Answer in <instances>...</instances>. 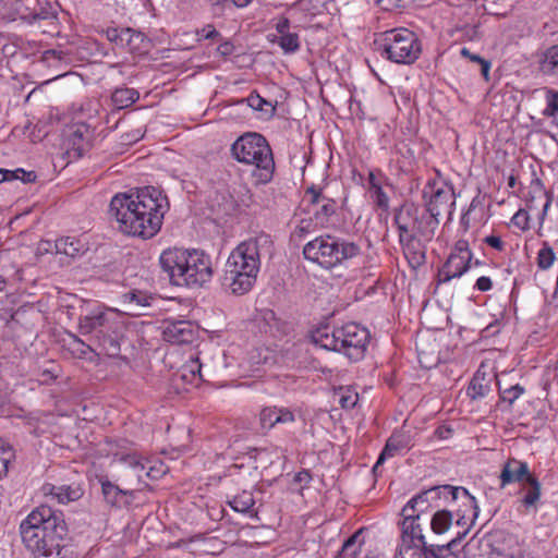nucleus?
Returning <instances> with one entry per match:
<instances>
[{"instance_id":"a211bd4d","label":"nucleus","mask_w":558,"mask_h":558,"mask_svg":"<svg viewBox=\"0 0 558 558\" xmlns=\"http://www.w3.org/2000/svg\"><path fill=\"white\" fill-rule=\"evenodd\" d=\"M533 476L530 473L529 464L526 462L517 460L514 458L508 459L502 465L500 472V487H506L507 485L513 483L527 482V477Z\"/></svg>"},{"instance_id":"052dcab7","label":"nucleus","mask_w":558,"mask_h":558,"mask_svg":"<svg viewBox=\"0 0 558 558\" xmlns=\"http://www.w3.org/2000/svg\"><path fill=\"white\" fill-rule=\"evenodd\" d=\"M492 288H493V281L489 277L482 276V277L477 278V280L475 282V289H477L478 291H482V292H486V291H489Z\"/></svg>"},{"instance_id":"338daca9","label":"nucleus","mask_w":558,"mask_h":558,"mask_svg":"<svg viewBox=\"0 0 558 558\" xmlns=\"http://www.w3.org/2000/svg\"><path fill=\"white\" fill-rule=\"evenodd\" d=\"M451 433H452V429L450 427H448V426H445V425H441V426L437 427L436 430H435V435L439 439H447V438H449Z\"/></svg>"},{"instance_id":"393cba45","label":"nucleus","mask_w":558,"mask_h":558,"mask_svg":"<svg viewBox=\"0 0 558 558\" xmlns=\"http://www.w3.org/2000/svg\"><path fill=\"white\" fill-rule=\"evenodd\" d=\"M57 254H62L69 257H77L87 251L86 243L75 236H62L54 243Z\"/></svg>"},{"instance_id":"412c9836","label":"nucleus","mask_w":558,"mask_h":558,"mask_svg":"<svg viewBox=\"0 0 558 558\" xmlns=\"http://www.w3.org/2000/svg\"><path fill=\"white\" fill-rule=\"evenodd\" d=\"M257 277L241 271L225 269L223 284L228 287L232 294L243 295L251 291Z\"/></svg>"},{"instance_id":"6e6d98bb","label":"nucleus","mask_w":558,"mask_h":558,"mask_svg":"<svg viewBox=\"0 0 558 558\" xmlns=\"http://www.w3.org/2000/svg\"><path fill=\"white\" fill-rule=\"evenodd\" d=\"M311 481L312 475L307 470H302L298 472L293 477V483L299 485L298 490L300 493L310 485Z\"/></svg>"},{"instance_id":"49530a36","label":"nucleus","mask_w":558,"mask_h":558,"mask_svg":"<svg viewBox=\"0 0 558 558\" xmlns=\"http://www.w3.org/2000/svg\"><path fill=\"white\" fill-rule=\"evenodd\" d=\"M106 36L110 41L118 43L123 41L124 37H128L126 40L132 41L133 37L141 38V34L133 33L130 28H126L122 32H119L117 28H108L106 31Z\"/></svg>"},{"instance_id":"680f3d73","label":"nucleus","mask_w":558,"mask_h":558,"mask_svg":"<svg viewBox=\"0 0 558 558\" xmlns=\"http://www.w3.org/2000/svg\"><path fill=\"white\" fill-rule=\"evenodd\" d=\"M19 173L25 174V170L19 168L14 171H10L7 169H0V183L4 181H11L13 178H19Z\"/></svg>"},{"instance_id":"4c0bfd02","label":"nucleus","mask_w":558,"mask_h":558,"mask_svg":"<svg viewBox=\"0 0 558 558\" xmlns=\"http://www.w3.org/2000/svg\"><path fill=\"white\" fill-rule=\"evenodd\" d=\"M138 99L140 93L129 87L117 88L111 95L114 105H134Z\"/></svg>"},{"instance_id":"de8ad7c7","label":"nucleus","mask_w":558,"mask_h":558,"mask_svg":"<svg viewBox=\"0 0 558 558\" xmlns=\"http://www.w3.org/2000/svg\"><path fill=\"white\" fill-rule=\"evenodd\" d=\"M359 400V395L349 389V388H340L339 390V403L343 409H352L356 405Z\"/></svg>"},{"instance_id":"7c9ffc66","label":"nucleus","mask_w":558,"mask_h":558,"mask_svg":"<svg viewBox=\"0 0 558 558\" xmlns=\"http://www.w3.org/2000/svg\"><path fill=\"white\" fill-rule=\"evenodd\" d=\"M361 534L362 531H357L343 543L338 555L339 558H356L361 554L364 543Z\"/></svg>"},{"instance_id":"f704fd0d","label":"nucleus","mask_w":558,"mask_h":558,"mask_svg":"<svg viewBox=\"0 0 558 558\" xmlns=\"http://www.w3.org/2000/svg\"><path fill=\"white\" fill-rule=\"evenodd\" d=\"M66 349L73 357L82 360H90V355L94 353L88 344L74 335H71Z\"/></svg>"},{"instance_id":"09e8293b","label":"nucleus","mask_w":558,"mask_h":558,"mask_svg":"<svg viewBox=\"0 0 558 558\" xmlns=\"http://www.w3.org/2000/svg\"><path fill=\"white\" fill-rule=\"evenodd\" d=\"M251 119L267 122L274 118L277 107H251Z\"/></svg>"},{"instance_id":"e433bc0d","label":"nucleus","mask_w":558,"mask_h":558,"mask_svg":"<svg viewBox=\"0 0 558 558\" xmlns=\"http://www.w3.org/2000/svg\"><path fill=\"white\" fill-rule=\"evenodd\" d=\"M527 101L541 105H558V93L546 87L534 89Z\"/></svg>"},{"instance_id":"e2e57ef3","label":"nucleus","mask_w":558,"mask_h":558,"mask_svg":"<svg viewBox=\"0 0 558 558\" xmlns=\"http://www.w3.org/2000/svg\"><path fill=\"white\" fill-rule=\"evenodd\" d=\"M255 100L258 101L257 105H269V102L266 99L262 98L256 93H252L247 98H242L235 101L233 105H244V102H247V105H252Z\"/></svg>"},{"instance_id":"13d9d810","label":"nucleus","mask_w":558,"mask_h":558,"mask_svg":"<svg viewBox=\"0 0 558 558\" xmlns=\"http://www.w3.org/2000/svg\"><path fill=\"white\" fill-rule=\"evenodd\" d=\"M456 543V539H452L447 545L442 546H436L434 554L436 555V558H459L456 554L450 551L451 546Z\"/></svg>"},{"instance_id":"2eb2a0df","label":"nucleus","mask_w":558,"mask_h":558,"mask_svg":"<svg viewBox=\"0 0 558 558\" xmlns=\"http://www.w3.org/2000/svg\"><path fill=\"white\" fill-rule=\"evenodd\" d=\"M302 207L311 215L316 227L324 228L329 223L331 216L336 213V202L323 194L320 187L314 185L305 190Z\"/></svg>"},{"instance_id":"9d476101","label":"nucleus","mask_w":558,"mask_h":558,"mask_svg":"<svg viewBox=\"0 0 558 558\" xmlns=\"http://www.w3.org/2000/svg\"><path fill=\"white\" fill-rule=\"evenodd\" d=\"M400 542L395 558H436L435 545H428L416 514H401Z\"/></svg>"},{"instance_id":"aec40b11","label":"nucleus","mask_w":558,"mask_h":558,"mask_svg":"<svg viewBox=\"0 0 558 558\" xmlns=\"http://www.w3.org/2000/svg\"><path fill=\"white\" fill-rule=\"evenodd\" d=\"M418 218L410 207H403L396 214L399 240L418 238Z\"/></svg>"},{"instance_id":"bb28decb","label":"nucleus","mask_w":558,"mask_h":558,"mask_svg":"<svg viewBox=\"0 0 558 558\" xmlns=\"http://www.w3.org/2000/svg\"><path fill=\"white\" fill-rule=\"evenodd\" d=\"M526 484L529 488L524 489V495L521 499L522 506L526 511L531 509L536 511L542 496V485L535 476L527 477Z\"/></svg>"},{"instance_id":"774afa93","label":"nucleus","mask_w":558,"mask_h":558,"mask_svg":"<svg viewBox=\"0 0 558 558\" xmlns=\"http://www.w3.org/2000/svg\"><path fill=\"white\" fill-rule=\"evenodd\" d=\"M40 376H41L40 381H41L43 384H49L50 381H53V380H54V379H57V377H58V376H57L52 371H50V369H44V371L41 372V375H40Z\"/></svg>"},{"instance_id":"b1692460","label":"nucleus","mask_w":558,"mask_h":558,"mask_svg":"<svg viewBox=\"0 0 558 558\" xmlns=\"http://www.w3.org/2000/svg\"><path fill=\"white\" fill-rule=\"evenodd\" d=\"M108 323V313L99 305L95 306L87 314L80 317L78 328L81 333L87 335L98 327L106 326Z\"/></svg>"},{"instance_id":"864d4df0","label":"nucleus","mask_w":558,"mask_h":558,"mask_svg":"<svg viewBox=\"0 0 558 558\" xmlns=\"http://www.w3.org/2000/svg\"><path fill=\"white\" fill-rule=\"evenodd\" d=\"M377 2L384 10L392 11L409 7L413 0H377Z\"/></svg>"},{"instance_id":"a18cd8bd","label":"nucleus","mask_w":558,"mask_h":558,"mask_svg":"<svg viewBox=\"0 0 558 558\" xmlns=\"http://www.w3.org/2000/svg\"><path fill=\"white\" fill-rule=\"evenodd\" d=\"M101 489L106 500L113 506L119 502L120 495L130 494L129 492L120 489L117 485L110 482H104L101 485Z\"/></svg>"},{"instance_id":"bf43d9fd","label":"nucleus","mask_w":558,"mask_h":558,"mask_svg":"<svg viewBox=\"0 0 558 558\" xmlns=\"http://www.w3.org/2000/svg\"><path fill=\"white\" fill-rule=\"evenodd\" d=\"M196 35L198 36V40H202L217 38L220 34L216 31L214 25L208 24L204 26L202 29H197Z\"/></svg>"},{"instance_id":"72a5a7b5","label":"nucleus","mask_w":558,"mask_h":558,"mask_svg":"<svg viewBox=\"0 0 558 558\" xmlns=\"http://www.w3.org/2000/svg\"><path fill=\"white\" fill-rule=\"evenodd\" d=\"M556 258L554 248L545 241L536 254V266L539 270H548L554 266Z\"/></svg>"},{"instance_id":"6ab92c4d","label":"nucleus","mask_w":558,"mask_h":558,"mask_svg":"<svg viewBox=\"0 0 558 558\" xmlns=\"http://www.w3.org/2000/svg\"><path fill=\"white\" fill-rule=\"evenodd\" d=\"M295 422L293 411L283 407H265L259 413V423L263 429H271L277 425L292 424Z\"/></svg>"},{"instance_id":"39448f33","label":"nucleus","mask_w":558,"mask_h":558,"mask_svg":"<svg viewBox=\"0 0 558 558\" xmlns=\"http://www.w3.org/2000/svg\"><path fill=\"white\" fill-rule=\"evenodd\" d=\"M444 497L452 500L462 499L461 509L458 511L457 524L466 529L462 535H465L469 526L477 517L478 507L475 498L464 487H454L450 485L430 487L414 497H412L402 508L401 514H416L421 519V514L429 507L430 499Z\"/></svg>"},{"instance_id":"f257e3e1","label":"nucleus","mask_w":558,"mask_h":558,"mask_svg":"<svg viewBox=\"0 0 558 558\" xmlns=\"http://www.w3.org/2000/svg\"><path fill=\"white\" fill-rule=\"evenodd\" d=\"M167 209V196L154 186L118 193L109 205V211L122 233L145 240L160 231Z\"/></svg>"},{"instance_id":"69168bd1","label":"nucleus","mask_w":558,"mask_h":558,"mask_svg":"<svg viewBox=\"0 0 558 558\" xmlns=\"http://www.w3.org/2000/svg\"><path fill=\"white\" fill-rule=\"evenodd\" d=\"M233 49L234 47L231 43L225 41L218 46L217 51L219 54L227 57L233 52Z\"/></svg>"},{"instance_id":"5701e85b","label":"nucleus","mask_w":558,"mask_h":558,"mask_svg":"<svg viewBox=\"0 0 558 558\" xmlns=\"http://www.w3.org/2000/svg\"><path fill=\"white\" fill-rule=\"evenodd\" d=\"M411 445V437L404 430H396L387 439L386 445L379 454L375 469L381 464L386 459L392 458L400 453L402 450L408 449Z\"/></svg>"},{"instance_id":"1a4fd4ad","label":"nucleus","mask_w":558,"mask_h":558,"mask_svg":"<svg viewBox=\"0 0 558 558\" xmlns=\"http://www.w3.org/2000/svg\"><path fill=\"white\" fill-rule=\"evenodd\" d=\"M272 241L268 234L259 233L239 243L230 253L225 269L256 276L260 269V252L270 248Z\"/></svg>"},{"instance_id":"473e14b6","label":"nucleus","mask_w":558,"mask_h":558,"mask_svg":"<svg viewBox=\"0 0 558 558\" xmlns=\"http://www.w3.org/2000/svg\"><path fill=\"white\" fill-rule=\"evenodd\" d=\"M228 504L236 512L250 513L253 511L255 499L251 492L243 490L239 495L234 496Z\"/></svg>"},{"instance_id":"c03bdc74","label":"nucleus","mask_w":558,"mask_h":558,"mask_svg":"<svg viewBox=\"0 0 558 558\" xmlns=\"http://www.w3.org/2000/svg\"><path fill=\"white\" fill-rule=\"evenodd\" d=\"M524 387L519 384L505 389L499 388L500 399L504 402H507L509 405H512L515 400H518L524 393Z\"/></svg>"},{"instance_id":"f03ea898","label":"nucleus","mask_w":558,"mask_h":558,"mask_svg":"<svg viewBox=\"0 0 558 558\" xmlns=\"http://www.w3.org/2000/svg\"><path fill=\"white\" fill-rule=\"evenodd\" d=\"M20 534L25 547L35 556L59 557L66 534V523L61 511L40 505L21 522Z\"/></svg>"},{"instance_id":"3c124183","label":"nucleus","mask_w":558,"mask_h":558,"mask_svg":"<svg viewBox=\"0 0 558 558\" xmlns=\"http://www.w3.org/2000/svg\"><path fill=\"white\" fill-rule=\"evenodd\" d=\"M542 113L544 125L558 129V107H545Z\"/></svg>"},{"instance_id":"c756f323","label":"nucleus","mask_w":558,"mask_h":558,"mask_svg":"<svg viewBox=\"0 0 558 558\" xmlns=\"http://www.w3.org/2000/svg\"><path fill=\"white\" fill-rule=\"evenodd\" d=\"M45 495H50L60 504H66L80 498V489L70 486L47 485L44 487Z\"/></svg>"},{"instance_id":"2f4dec72","label":"nucleus","mask_w":558,"mask_h":558,"mask_svg":"<svg viewBox=\"0 0 558 558\" xmlns=\"http://www.w3.org/2000/svg\"><path fill=\"white\" fill-rule=\"evenodd\" d=\"M452 524V513L448 510H438L430 520V529L435 534L446 533Z\"/></svg>"},{"instance_id":"0eeeda50","label":"nucleus","mask_w":558,"mask_h":558,"mask_svg":"<svg viewBox=\"0 0 558 558\" xmlns=\"http://www.w3.org/2000/svg\"><path fill=\"white\" fill-rule=\"evenodd\" d=\"M232 157L241 163L253 166L252 177L256 184L268 183L275 172L271 148L258 133H245L231 146Z\"/></svg>"},{"instance_id":"7ed1b4c3","label":"nucleus","mask_w":558,"mask_h":558,"mask_svg":"<svg viewBox=\"0 0 558 558\" xmlns=\"http://www.w3.org/2000/svg\"><path fill=\"white\" fill-rule=\"evenodd\" d=\"M159 265L171 284L185 288H201L214 276L209 254L197 248L169 247L159 256Z\"/></svg>"},{"instance_id":"f3484780","label":"nucleus","mask_w":558,"mask_h":558,"mask_svg":"<svg viewBox=\"0 0 558 558\" xmlns=\"http://www.w3.org/2000/svg\"><path fill=\"white\" fill-rule=\"evenodd\" d=\"M163 340L171 344L191 343L196 338V329L190 322H167L162 330Z\"/></svg>"},{"instance_id":"c85d7f7f","label":"nucleus","mask_w":558,"mask_h":558,"mask_svg":"<svg viewBox=\"0 0 558 558\" xmlns=\"http://www.w3.org/2000/svg\"><path fill=\"white\" fill-rule=\"evenodd\" d=\"M438 217L439 216L435 214L425 211L418 218V238L426 242L430 241L434 238L435 232L439 226Z\"/></svg>"},{"instance_id":"f8f14e48","label":"nucleus","mask_w":558,"mask_h":558,"mask_svg":"<svg viewBox=\"0 0 558 558\" xmlns=\"http://www.w3.org/2000/svg\"><path fill=\"white\" fill-rule=\"evenodd\" d=\"M473 252L469 241L458 240L451 248L447 259L439 267L436 276L437 286L461 278L472 266Z\"/></svg>"},{"instance_id":"4468645a","label":"nucleus","mask_w":558,"mask_h":558,"mask_svg":"<svg viewBox=\"0 0 558 558\" xmlns=\"http://www.w3.org/2000/svg\"><path fill=\"white\" fill-rule=\"evenodd\" d=\"M517 196L522 201L523 207L537 213V225L543 222L546 213L550 210L554 203V195L548 191L544 182L533 171L532 179L527 185H521Z\"/></svg>"},{"instance_id":"a19ab883","label":"nucleus","mask_w":558,"mask_h":558,"mask_svg":"<svg viewBox=\"0 0 558 558\" xmlns=\"http://www.w3.org/2000/svg\"><path fill=\"white\" fill-rule=\"evenodd\" d=\"M510 223L521 232H527L532 228L531 210L520 207L510 219Z\"/></svg>"},{"instance_id":"4d7b16f0","label":"nucleus","mask_w":558,"mask_h":558,"mask_svg":"<svg viewBox=\"0 0 558 558\" xmlns=\"http://www.w3.org/2000/svg\"><path fill=\"white\" fill-rule=\"evenodd\" d=\"M483 242L497 252H504L506 243L499 235L490 234L484 238Z\"/></svg>"},{"instance_id":"dca6fc26","label":"nucleus","mask_w":558,"mask_h":558,"mask_svg":"<svg viewBox=\"0 0 558 558\" xmlns=\"http://www.w3.org/2000/svg\"><path fill=\"white\" fill-rule=\"evenodd\" d=\"M107 454L112 457V462H118L131 468L140 480L146 470V457L134 449V444L128 439L107 441Z\"/></svg>"},{"instance_id":"603ef678","label":"nucleus","mask_w":558,"mask_h":558,"mask_svg":"<svg viewBox=\"0 0 558 558\" xmlns=\"http://www.w3.org/2000/svg\"><path fill=\"white\" fill-rule=\"evenodd\" d=\"M372 193V197L374 199V203L380 207V208H387L389 204V197L384 191L383 186H375L374 189L369 190Z\"/></svg>"},{"instance_id":"0e129e2a","label":"nucleus","mask_w":558,"mask_h":558,"mask_svg":"<svg viewBox=\"0 0 558 558\" xmlns=\"http://www.w3.org/2000/svg\"><path fill=\"white\" fill-rule=\"evenodd\" d=\"M277 36L290 33V22L288 19H280L276 24Z\"/></svg>"},{"instance_id":"a878e982","label":"nucleus","mask_w":558,"mask_h":558,"mask_svg":"<svg viewBox=\"0 0 558 558\" xmlns=\"http://www.w3.org/2000/svg\"><path fill=\"white\" fill-rule=\"evenodd\" d=\"M555 213L550 214L548 210L544 217L543 222L539 221L536 228L538 236H551L558 242V195L554 198Z\"/></svg>"},{"instance_id":"58836bf2","label":"nucleus","mask_w":558,"mask_h":558,"mask_svg":"<svg viewBox=\"0 0 558 558\" xmlns=\"http://www.w3.org/2000/svg\"><path fill=\"white\" fill-rule=\"evenodd\" d=\"M272 43H277L286 53H293L300 48V39L296 33H288L281 36H274Z\"/></svg>"},{"instance_id":"5fc2aeb1","label":"nucleus","mask_w":558,"mask_h":558,"mask_svg":"<svg viewBox=\"0 0 558 558\" xmlns=\"http://www.w3.org/2000/svg\"><path fill=\"white\" fill-rule=\"evenodd\" d=\"M461 54L471 59L472 61H475V62H478L481 65H482V73L484 76H487L488 75V72H489V69H490V63L488 61H486L485 59H483L482 57L477 56V54H473L470 52V50L468 48H462L461 49Z\"/></svg>"},{"instance_id":"423d86ee","label":"nucleus","mask_w":558,"mask_h":558,"mask_svg":"<svg viewBox=\"0 0 558 558\" xmlns=\"http://www.w3.org/2000/svg\"><path fill=\"white\" fill-rule=\"evenodd\" d=\"M371 335L367 328L356 323H347L332 330L317 329L313 333L314 342L323 349L343 353L351 361L364 357Z\"/></svg>"},{"instance_id":"79ce46f5","label":"nucleus","mask_w":558,"mask_h":558,"mask_svg":"<svg viewBox=\"0 0 558 558\" xmlns=\"http://www.w3.org/2000/svg\"><path fill=\"white\" fill-rule=\"evenodd\" d=\"M15 452L12 446L0 439V478L7 475L9 464L14 460Z\"/></svg>"},{"instance_id":"ddd939ff","label":"nucleus","mask_w":558,"mask_h":558,"mask_svg":"<svg viewBox=\"0 0 558 558\" xmlns=\"http://www.w3.org/2000/svg\"><path fill=\"white\" fill-rule=\"evenodd\" d=\"M426 211L437 216L451 215L456 204L454 189L451 183L438 178L429 180L424 190Z\"/></svg>"},{"instance_id":"9b49d317","label":"nucleus","mask_w":558,"mask_h":558,"mask_svg":"<svg viewBox=\"0 0 558 558\" xmlns=\"http://www.w3.org/2000/svg\"><path fill=\"white\" fill-rule=\"evenodd\" d=\"M378 45L383 53L396 63L411 64L421 54L418 39L408 28H395L383 33Z\"/></svg>"},{"instance_id":"cd10ccee","label":"nucleus","mask_w":558,"mask_h":558,"mask_svg":"<svg viewBox=\"0 0 558 558\" xmlns=\"http://www.w3.org/2000/svg\"><path fill=\"white\" fill-rule=\"evenodd\" d=\"M490 391V381L485 378V374L476 372L466 389V395L472 400L486 397Z\"/></svg>"},{"instance_id":"ea45409f","label":"nucleus","mask_w":558,"mask_h":558,"mask_svg":"<svg viewBox=\"0 0 558 558\" xmlns=\"http://www.w3.org/2000/svg\"><path fill=\"white\" fill-rule=\"evenodd\" d=\"M146 470L143 472V476L158 480L168 472L167 465L160 459L146 457Z\"/></svg>"},{"instance_id":"4be33fe9","label":"nucleus","mask_w":558,"mask_h":558,"mask_svg":"<svg viewBox=\"0 0 558 558\" xmlns=\"http://www.w3.org/2000/svg\"><path fill=\"white\" fill-rule=\"evenodd\" d=\"M403 255L412 269H417L426 260V248L421 238L399 240Z\"/></svg>"},{"instance_id":"c9c22d12","label":"nucleus","mask_w":558,"mask_h":558,"mask_svg":"<svg viewBox=\"0 0 558 558\" xmlns=\"http://www.w3.org/2000/svg\"><path fill=\"white\" fill-rule=\"evenodd\" d=\"M201 371L202 364L199 359L197 356H190L189 361L181 367V376L184 380L195 384L202 379Z\"/></svg>"},{"instance_id":"37998d69","label":"nucleus","mask_w":558,"mask_h":558,"mask_svg":"<svg viewBox=\"0 0 558 558\" xmlns=\"http://www.w3.org/2000/svg\"><path fill=\"white\" fill-rule=\"evenodd\" d=\"M269 351L264 348H256L248 352V367L251 371L258 369V366L267 363Z\"/></svg>"},{"instance_id":"20e7f679","label":"nucleus","mask_w":558,"mask_h":558,"mask_svg":"<svg viewBox=\"0 0 558 558\" xmlns=\"http://www.w3.org/2000/svg\"><path fill=\"white\" fill-rule=\"evenodd\" d=\"M50 124L64 125L60 150L66 163L81 159L94 146L95 128L83 121V107H51Z\"/></svg>"},{"instance_id":"6e6552de","label":"nucleus","mask_w":558,"mask_h":558,"mask_svg":"<svg viewBox=\"0 0 558 558\" xmlns=\"http://www.w3.org/2000/svg\"><path fill=\"white\" fill-rule=\"evenodd\" d=\"M360 247L353 242L340 241L332 235H319L303 247L304 257L325 269H333L357 256Z\"/></svg>"},{"instance_id":"8fccbe9b","label":"nucleus","mask_w":558,"mask_h":558,"mask_svg":"<svg viewBox=\"0 0 558 558\" xmlns=\"http://www.w3.org/2000/svg\"><path fill=\"white\" fill-rule=\"evenodd\" d=\"M544 68L553 74H558V45L553 46L547 50Z\"/></svg>"}]
</instances>
